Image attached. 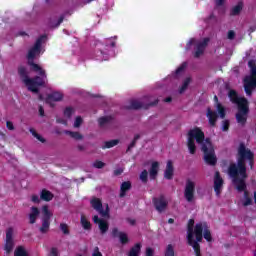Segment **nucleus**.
<instances>
[{"mask_svg": "<svg viewBox=\"0 0 256 256\" xmlns=\"http://www.w3.org/2000/svg\"><path fill=\"white\" fill-rule=\"evenodd\" d=\"M50 256H59V250H57V248H52Z\"/></svg>", "mask_w": 256, "mask_h": 256, "instance_id": "obj_56", "label": "nucleus"}, {"mask_svg": "<svg viewBox=\"0 0 256 256\" xmlns=\"http://www.w3.org/2000/svg\"><path fill=\"white\" fill-rule=\"evenodd\" d=\"M80 223L83 229H91V222H89V220H87V218L83 215L81 216Z\"/></svg>", "mask_w": 256, "mask_h": 256, "instance_id": "obj_37", "label": "nucleus"}, {"mask_svg": "<svg viewBox=\"0 0 256 256\" xmlns=\"http://www.w3.org/2000/svg\"><path fill=\"white\" fill-rule=\"evenodd\" d=\"M245 189H247V185L245 184V187L242 191H238L239 193H243L244 191V200H242L243 207H249V205H253V200L249 197V192H247Z\"/></svg>", "mask_w": 256, "mask_h": 256, "instance_id": "obj_21", "label": "nucleus"}, {"mask_svg": "<svg viewBox=\"0 0 256 256\" xmlns=\"http://www.w3.org/2000/svg\"><path fill=\"white\" fill-rule=\"evenodd\" d=\"M15 248V240L13 239V228H8L6 230V239L4 244V251H6L7 255L13 252Z\"/></svg>", "mask_w": 256, "mask_h": 256, "instance_id": "obj_11", "label": "nucleus"}, {"mask_svg": "<svg viewBox=\"0 0 256 256\" xmlns=\"http://www.w3.org/2000/svg\"><path fill=\"white\" fill-rule=\"evenodd\" d=\"M119 145V140H110V141H106L104 142V145L102 146V149H111L112 147H115Z\"/></svg>", "mask_w": 256, "mask_h": 256, "instance_id": "obj_32", "label": "nucleus"}, {"mask_svg": "<svg viewBox=\"0 0 256 256\" xmlns=\"http://www.w3.org/2000/svg\"><path fill=\"white\" fill-rule=\"evenodd\" d=\"M90 205L97 211V213H99V215H101V217L109 219V205H106V209L103 210V202H101V199L95 197L92 198L90 200Z\"/></svg>", "mask_w": 256, "mask_h": 256, "instance_id": "obj_10", "label": "nucleus"}, {"mask_svg": "<svg viewBox=\"0 0 256 256\" xmlns=\"http://www.w3.org/2000/svg\"><path fill=\"white\" fill-rule=\"evenodd\" d=\"M6 127H7V129H9V131L15 130V126L13 125V122H11V121L6 122Z\"/></svg>", "mask_w": 256, "mask_h": 256, "instance_id": "obj_54", "label": "nucleus"}, {"mask_svg": "<svg viewBox=\"0 0 256 256\" xmlns=\"http://www.w3.org/2000/svg\"><path fill=\"white\" fill-rule=\"evenodd\" d=\"M148 104H145L143 102V98L141 99H132L130 100L129 106H127V109H133L135 111H139V109H145L147 110Z\"/></svg>", "mask_w": 256, "mask_h": 256, "instance_id": "obj_14", "label": "nucleus"}, {"mask_svg": "<svg viewBox=\"0 0 256 256\" xmlns=\"http://www.w3.org/2000/svg\"><path fill=\"white\" fill-rule=\"evenodd\" d=\"M92 256H103V254L99 251V247L94 248Z\"/></svg>", "mask_w": 256, "mask_h": 256, "instance_id": "obj_55", "label": "nucleus"}, {"mask_svg": "<svg viewBox=\"0 0 256 256\" xmlns=\"http://www.w3.org/2000/svg\"><path fill=\"white\" fill-rule=\"evenodd\" d=\"M153 203L158 213H163L164 211H166L167 206L169 205V202H167V199H165V196L163 195L158 198H153Z\"/></svg>", "mask_w": 256, "mask_h": 256, "instance_id": "obj_12", "label": "nucleus"}, {"mask_svg": "<svg viewBox=\"0 0 256 256\" xmlns=\"http://www.w3.org/2000/svg\"><path fill=\"white\" fill-rule=\"evenodd\" d=\"M123 168H117L114 170L113 174L115 177H119V175H122L123 174Z\"/></svg>", "mask_w": 256, "mask_h": 256, "instance_id": "obj_52", "label": "nucleus"}, {"mask_svg": "<svg viewBox=\"0 0 256 256\" xmlns=\"http://www.w3.org/2000/svg\"><path fill=\"white\" fill-rule=\"evenodd\" d=\"M65 19V16H60L57 23L55 22H52L50 24V27H53V28H56V27H59V25H61L63 23V20Z\"/></svg>", "mask_w": 256, "mask_h": 256, "instance_id": "obj_47", "label": "nucleus"}, {"mask_svg": "<svg viewBox=\"0 0 256 256\" xmlns=\"http://www.w3.org/2000/svg\"><path fill=\"white\" fill-rule=\"evenodd\" d=\"M253 157V152L244 143H240L237 164H230L228 168V175L232 178L233 185H235L237 191H243L245 189V179L247 178L245 161H248L251 169H253Z\"/></svg>", "mask_w": 256, "mask_h": 256, "instance_id": "obj_1", "label": "nucleus"}, {"mask_svg": "<svg viewBox=\"0 0 256 256\" xmlns=\"http://www.w3.org/2000/svg\"><path fill=\"white\" fill-rule=\"evenodd\" d=\"M92 167H94L95 169H103V167H105V163L99 160H96L93 164Z\"/></svg>", "mask_w": 256, "mask_h": 256, "instance_id": "obj_45", "label": "nucleus"}, {"mask_svg": "<svg viewBox=\"0 0 256 256\" xmlns=\"http://www.w3.org/2000/svg\"><path fill=\"white\" fill-rule=\"evenodd\" d=\"M46 41V35L40 36L36 40L34 46L29 50L27 55L28 65H30L32 71H34V73H38V75H45V70H43V68H41V66H39L38 64H35V62H33V59H35V57H37V55L41 53V45H43V43H45Z\"/></svg>", "mask_w": 256, "mask_h": 256, "instance_id": "obj_5", "label": "nucleus"}, {"mask_svg": "<svg viewBox=\"0 0 256 256\" xmlns=\"http://www.w3.org/2000/svg\"><path fill=\"white\" fill-rule=\"evenodd\" d=\"M254 201L256 203V191H254Z\"/></svg>", "mask_w": 256, "mask_h": 256, "instance_id": "obj_64", "label": "nucleus"}, {"mask_svg": "<svg viewBox=\"0 0 256 256\" xmlns=\"http://www.w3.org/2000/svg\"><path fill=\"white\" fill-rule=\"evenodd\" d=\"M77 149H78V151H80V152H83V151L86 150L85 146L82 145V144H78V145H77Z\"/></svg>", "mask_w": 256, "mask_h": 256, "instance_id": "obj_59", "label": "nucleus"}, {"mask_svg": "<svg viewBox=\"0 0 256 256\" xmlns=\"http://www.w3.org/2000/svg\"><path fill=\"white\" fill-rule=\"evenodd\" d=\"M188 245H190V247L194 249V253L196 254V256H201V246L199 245V243L192 241L188 242Z\"/></svg>", "mask_w": 256, "mask_h": 256, "instance_id": "obj_30", "label": "nucleus"}, {"mask_svg": "<svg viewBox=\"0 0 256 256\" xmlns=\"http://www.w3.org/2000/svg\"><path fill=\"white\" fill-rule=\"evenodd\" d=\"M207 117L211 127H215V123H217V112L207 109Z\"/></svg>", "mask_w": 256, "mask_h": 256, "instance_id": "obj_22", "label": "nucleus"}, {"mask_svg": "<svg viewBox=\"0 0 256 256\" xmlns=\"http://www.w3.org/2000/svg\"><path fill=\"white\" fill-rule=\"evenodd\" d=\"M75 113V110L71 107H68L64 110V116L68 119H71V116Z\"/></svg>", "mask_w": 256, "mask_h": 256, "instance_id": "obj_42", "label": "nucleus"}, {"mask_svg": "<svg viewBox=\"0 0 256 256\" xmlns=\"http://www.w3.org/2000/svg\"><path fill=\"white\" fill-rule=\"evenodd\" d=\"M222 131H229V120L222 121Z\"/></svg>", "mask_w": 256, "mask_h": 256, "instance_id": "obj_48", "label": "nucleus"}, {"mask_svg": "<svg viewBox=\"0 0 256 256\" xmlns=\"http://www.w3.org/2000/svg\"><path fill=\"white\" fill-rule=\"evenodd\" d=\"M185 69H187V62H183L178 69H176L175 71V76L179 77V75H181V73H183V71H185Z\"/></svg>", "mask_w": 256, "mask_h": 256, "instance_id": "obj_41", "label": "nucleus"}, {"mask_svg": "<svg viewBox=\"0 0 256 256\" xmlns=\"http://www.w3.org/2000/svg\"><path fill=\"white\" fill-rule=\"evenodd\" d=\"M175 171V168H173V161L168 160L166 164V169L164 171V177L165 179L171 180L173 179V173Z\"/></svg>", "mask_w": 256, "mask_h": 256, "instance_id": "obj_18", "label": "nucleus"}, {"mask_svg": "<svg viewBox=\"0 0 256 256\" xmlns=\"http://www.w3.org/2000/svg\"><path fill=\"white\" fill-rule=\"evenodd\" d=\"M164 256H175V248L173 247V245L169 244L166 247Z\"/></svg>", "mask_w": 256, "mask_h": 256, "instance_id": "obj_39", "label": "nucleus"}, {"mask_svg": "<svg viewBox=\"0 0 256 256\" xmlns=\"http://www.w3.org/2000/svg\"><path fill=\"white\" fill-rule=\"evenodd\" d=\"M31 135H33V137H35V139H37L38 141H40V143H46L47 140H45V138H43V136H41L40 134H38L35 129L30 128L29 129Z\"/></svg>", "mask_w": 256, "mask_h": 256, "instance_id": "obj_34", "label": "nucleus"}, {"mask_svg": "<svg viewBox=\"0 0 256 256\" xmlns=\"http://www.w3.org/2000/svg\"><path fill=\"white\" fill-rule=\"evenodd\" d=\"M119 233H121V232H119V229L113 228V230H112L113 237H119Z\"/></svg>", "mask_w": 256, "mask_h": 256, "instance_id": "obj_57", "label": "nucleus"}, {"mask_svg": "<svg viewBox=\"0 0 256 256\" xmlns=\"http://www.w3.org/2000/svg\"><path fill=\"white\" fill-rule=\"evenodd\" d=\"M171 101H173V98L171 97H167L166 99H164V103H171Z\"/></svg>", "mask_w": 256, "mask_h": 256, "instance_id": "obj_62", "label": "nucleus"}, {"mask_svg": "<svg viewBox=\"0 0 256 256\" xmlns=\"http://www.w3.org/2000/svg\"><path fill=\"white\" fill-rule=\"evenodd\" d=\"M228 97L232 103L238 106V113L236 114V121L240 125L247 123V115L249 114V102L245 97H241L235 90H230Z\"/></svg>", "mask_w": 256, "mask_h": 256, "instance_id": "obj_3", "label": "nucleus"}, {"mask_svg": "<svg viewBox=\"0 0 256 256\" xmlns=\"http://www.w3.org/2000/svg\"><path fill=\"white\" fill-rule=\"evenodd\" d=\"M109 121H111V117L109 116H104L98 119L100 127H105V125H108Z\"/></svg>", "mask_w": 256, "mask_h": 256, "instance_id": "obj_38", "label": "nucleus"}, {"mask_svg": "<svg viewBox=\"0 0 256 256\" xmlns=\"http://www.w3.org/2000/svg\"><path fill=\"white\" fill-rule=\"evenodd\" d=\"M127 191H131V181H125L120 185L119 197L123 199L127 195Z\"/></svg>", "mask_w": 256, "mask_h": 256, "instance_id": "obj_20", "label": "nucleus"}, {"mask_svg": "<svg viewBox=\"0 0 256 256\" xmlns=\"http://www.w3.org/2000/svg\"><path fill=\"white\" fill-rule=\"evenodd\" d=\"M155 255V250L152 248H146L145 256H153Z\"/></svg>", "mask_w": 256, "mask_h": 256, "instance_id": "obj_53", "label": "nucleus"}, {"mask_svg": "<svg viewBox=\"0 0 256 256\" xmlns=\"http://www.w3.org/2000/svg\"><path fill=\"white\" fill-rule=\"evenodd\" d=\"M159 173V162H153L149 170L150 179H157Z\"/></svg>", "mask_w": 256, "mask_h": 256, "instance_id": "obj_23", "label": "nucleus"}, {"mask_svg": "<svg viewBox=\"0 0 256 256\" xmlns=\"http://www.w3.org/2000/svg\"><path fill=\"white\" fill-rule=\"evenodd\" d=\"M195 141L198 145H201V149L204 153V161H206L208 165H217V156H215L213 144H211L209 138L205 139V133H203L200 128H193L188 132L187 147L190 155H195L197 151Z\"/></svg>", "mask_w": 256, "mask_h": 256, "instance_id": "obj_2", "label": "nucleus"}, {"mask_svg": "<svg viewBox=\"0 0 256 256\" xmlns=\"http://www.w3.org/2000/svg\"><path fill=\"white\" fill-rule=\"evenodd\" d=\"M214 101L216 102V109L220 115L221 119H225V108L219 103V98L217 96H214Z\"/></svg>", "mask_w": 256, "mask_h": 256, "instance_id": "obj_25", "label": "nucleus"}, {"mask_svg": "<svg viewBox=\"0 0 256 256\" xmlns=\"http://www.w3.org/2000/svg\"><path fill=\"white\" fill-rule=\"evenodd\" d=\"M19 75L22 78L23 83L28 88V91L32 93H39L38 87H45V83H47V73L39 74L40 76H35L34 78H29L27 75V69L25 67L19 68Z\"/></svg>", "mask_w": 256, "mask_h": 256, "instance_id": "obj_4", "label": "nucleus"}, {"mask_svg": "<svg viewBox=\"0 0 256 256\" xmlns=\"http://www.w3.org/2000/svg\"><path fill=\"white\" fill-rule=\"evenodd\" d=\"M139 139H141V135L136 134V135L134 136V141H139Z\"/></svg>", "mask_w": 256, "mask_h": 256, "instance_id": "obj_63", "label": "nucleus"}, {"mask_svg": "<svg viewBox=\"0 0 256 256\" xmlns=\"http://www.w3.org/2000/svg\"><path fill=\"white\" fill-rule=\"evenodd\" d=\"M92 219L95 225H98V229H100L101 235H105V233L109 231V222L107 220L101 219L97 215H95Z\"/></svg>", "mask_w": 256, "mask_h": 256, "instance_id": "obj_13", "label": "nucleus"}, {"mask_svg": "<svg viewBox=\"0 0 256 256\" xmlns=\"http://www.w3.org/2000/svg\"><path fill=\"white\" fill-rule=\"evenodd\" d=\"M217 7H221L225 3V0H215Z\"/></svg>", "mask_w": 256, "mask_h": 256, "instance_id": "obj_61", "label": "nucleus"}, {"mask_svg": "<svg viewBox=\"0 0 256 256\" xmlns=\"http://www.w3.org/2000/svg\"><path fill=\"white\" fill-rule=\"evenodd\" d=\"M195 182L191 179L186 180L184 187V198L187 203H195Z\"/></svg>", "mask_w": 256, "mask_h": 256, "instance_id": "obj_9", "label": "nucleus"}, {"mask_svg": "<svg viewBox=\"0 0 256 256\" xmlns=\"http://www.w3.org/2000/svg\"><path fill=\"white\" fill-rule=\"evenodd\" d=\"M64 133H65V135H69V137H71L75 141H83V139H84L83 134H81L79 132H73V131L66 130Z\"/></svg>", "mask_w": 256, "mask_h": 256, "instance_id": "obj_24", "label": "nucleus"}, {"mask_svg": "<svg viewBox=\"0 0 256 256\" xmlns=\"http://www.w3.org/2000/svg\"><path fill=\"white\" fill-rule=\"evenodd\" d=\"M42 213L44 217L42 219H46L47 221L51 220V217H53V214L49 211V206H43L42 207Z\"/></svg>", "mask_w": 256, "mask_h": 256, "instance_id": "obj_33", "label": "nucleus"}, {"mask_svg": "<svg viewBox=\"0 0 256 256\" xmlns=\"http://www.w3.org/2000/svg\"><path fill=\"white\" fill-rule=\"evenodd\" d=\"M223 190V178H221V174L219 172H215L214 176V191L219 197L221 195V191Z\"/></svg>", "mask_w": 256, "mask_h": 256, "instance_id": "obj_15", "label": "nucleus"}, {"mask_svg": "<svg viewBox=\"0 0 256 256\" xmlns=\"http://www.w3.org/2000/svg\"><path fill=\"white\" fill-rule=\"evenodd\" d=\"M137 145V140H134L129 144L126 153H129V151H131L133 149V147H135Z\"/></svg>", "mask_w": 256, "mask_h": 256, "instance_id": "obj_50", "label": "nucleus"}, {"mask_svg": "<svg viewBox=\"0 0 256 256\" xmlns=\"http://www.w3.org/2000/svg\"><path fill=\"white\" fill-rule=\"evenodd\" d=\"M40 198L42 201H51V199H53V194L50 191L42 190Z\"/></svg>", "mask_w": 256, "mask_h": 256, "instance_id": "obj_29", "label": "nucleus"}, {"mask_svg": "<svg viewBox=\"0 0 256 256\" xmlns=\"http://www.w3.org/2000/svg\"><path fill=\"white\" fill-rule=\"evenodd\" d=\"M241 11H243V2H239L237 5H235L234 7H232L230 15H232L233 17L240 15Z\"/></svg>", "mask_w": 256, "mask_h": 256, "instance_id": "obj_27", "label": "nucleus"}, {"mask_svg": "<svg viewBox=\"0 0 256 256\" xmlns=\"http://www.w3.org/2000/svg\"><path fill=\"white\" fill-rule=\"evenodd\" d=\"M142 103L148 105L147 109H151V107H156V105H159V99L155 98V96H144L142 97Z\"/></svg>", "mask_w": 256, "mask_h": 256, "instance_id": "obj_16", "label": "nucleus"}, {"mask_svg": "<svg viewBox=\"0 0 256 256\" xmlns=\"http://www.w3.org/2000/svg\"><path fill=\"white\" fill-rule=\"evenodd\" d=\"M141 243L135 244L129 251L128 256H139L141 255Z\"/></svg>", "mask_w": 256, "mask_h": 256, "instance_id": "obj_26", "label": "nucleus"}, {"mask_svg": "<svg viewBox=\"0 0 256 256\" xmlns=\"http://www.w3.org/2000/svg\"><path fill=\"white\" fill-rule=\"evenodd\" d=\"M51 226V220L42 219V226L40 227V233H47Z\"/></svg>", "mask_w": 256, "mask_h": 256, "instance_id": "obj_28", "label": "nucleus"}, {"mask_svg": "<svg viewBox=\"0 0 256 256\" xmlns=\"http://www.w3.org/2000/svg\"><path fill=\"white\" fill-rule=\"evenodd\" d=\"M14 256H27V251L23 246H18L14 251Z\"/></svg>", "mask_w": 256, "mask_h": 256, "instance_id": "obj_36", "label": "nucleus"}, {"mask_svg": "<svg viewBox=\"0 0 256 256\" xmlns=\"http://www.w3.org/2000/svg\"><path fill=\"white\" fill-rule=\"evenodd\" d=\"M118 237H119L120 243H122V245H126V243H129V237L127 236V234L125 232H120Z\"/></svg>", "mask_w": 256, "mask_h": 256, "instance_id": "obj_40", "label": "nucleus"}, {"mask_svg": "<svg viewBox=\"0 0 256 256\" xmlns=\"http://www.w3.org/2000/svg\"><path fill=\"white\" fill-rule=\"evenodd\" d=\"M194 235L196 237V243H201L203 241V237L206 241H212L213 239L211 237V231H209V226H207V223L205 222H200L195 225Z\"/></svg>", "mask_w": 256, "mask_h": 256, "instance_id": "obj_8", "label": "nucleus"}, {"mask_svg": "<svg viewBox=\"0 0 256 256\" xmlns=\"http://www.w3.org/2000/svg\"><path fill=\"white\" fill-rule=\"evenodd\" d=\"M82 124H83V118H81V116H78V117H76V119L74 121L73 127L78 129V127H81Z\"/></svg>", "mask_w": 256, "mask_h": 256, "instance_id": "obj_46", "label": "nucleus"}, {"mask_svg": "<svg viewBox=\"0 0 256 256\" xmlns=\"http://www.w3.org/2000/svg\"><path fill=\"white\" fill-rule=\"evenodd\" d=\"M192 45L194 47V57L195 59H199V57L204 55L205 49H207V46L209 45V38H204L201 40L191 38L186 45V51H189Z\"/></svg>", "mask_w": 256, "mask_h": 256, "instance_id": "obj_7", "label": "nucleus"}, {"mask_svg": "<svg viewBox=\"0 0 256 256\" xmlns=\"http://www.w3.org/2000/svg\"><path fill=\"white\" fill-rule=\"evenodd\" d=\"M31 200H32L33 203H40L41 202V200L39 199V196H37V195H33Z\"/></svg>", "mask_w": 256, "mask_h": 256, "instance_id": "obj_58", "label": "nucleus"}, {"mask_svg": "<svg viewBox=\"0 0 256 256\" xmlns=\"http://www.w3.org/2000/svg\"><path fill=\"white\" fill-rule=\"evenodd\" d=\"M189 85H191V77H188L184 80L182 86L179 89V93L180 95L185 93V91H187Z\"/></svg>", "mask_w": 256, "mask_h": 256, "instance_id": "obj_31", "label": "nucleus"}, {"mask_svg": "<svg viewBox=\"0 0 256 256\" xmlns=\"http://www.w3.org/2000/svg\"><path fill=\"white\" fill-rule=\"evenodd\" d=\"M147 177H149V172H147V170L142 171L140 174V180L142 183H147Z\"/></svg>", "mask_w": 256, "mask_h": 256, "instance_id": "obj_44", "label": "nucleus"}, {"mask_svg": "<svg viewBox=\"0 0 256 256\" xmlns=\"http://www.w3.org/2000/svg\"><path fill=\"white\" fill-rule=\"evenodd\" d=\"M39 114L41 117L45 116V110L43 109V106H39Z\"/></svg>", "mask_w": 256, "mask_h": 256, "instance_id": "obj_60", "label": "nucleus"}, {"mask_svg": "<svg viewBox=\"0 0 256 256\" xmlns=\"http://www.w3.org/2000/svg\"><path fill=\"white\" fill-rule=\"evenodd\" d=\"M251 75L244 78V91L248 97H251L253 89L256 87V61L250 60L248 62Z\"/></svg>", "mask_w": 256, "mask_h": 256, "instance_id": "obj_6", "label": "nucleus"}, {"mask_svg": "<svg viewBox=\"0 0 256 256\" xmlns=\"http://www.w3.org/2000/svg\"><path fill=\"white\" fill-rule=\"evenodd\" d=\"M195 225V220L190 219L188 222V228H187V241L188 243H191L195 240H193V235L195 234V231H193V226Z\"/></svg>", "mask_w": 256, "mask_h": 256, "instance_id": "obj_19", "label": "nucleus"}, {"mask_svg": "<svg viewBox=\"0 0 256 256\" xmlns=\"http://www.w3.org/2000/svg\"><path fill=\"white\" fill-rule=\"evenodd\" d=\"M49 99L52 101H61V99H63V94L61 92H52L49 95Z\"/></svg>", "mask_w": 256, "mask_h": 256, "instance_id": "obj_35", "label": "nucleus"}, {"mask_svg": "<svg viewBox=\"0 0 256 256\" xmlns=\"http://www.w3.org/2000/svg\"><path fill=\"white\" fill-rule=\"evenodd\" d=\"M227 39H229L230 41H233V39H235V31L233 30L228 31Z\"/></svg>", "mask_w": 256, "mask_h": 256, "instance_id": "obj_51", "label": "nucleus"}, {"mask_svg": "<svg viewBox=\"0 0 256 256\" xmlns=\"http://www.w3.org/2000/svg\"><path fill=\"white\" fill-rule=\"evenodd\" d=\"M30 211L31 212L28 215L29 223H30V225H35L41 212L39 211V208H37L35 206L31 207Z\"/></svg>", "mask_w": 256, "mask_h": 256, "instance_id": "obj_17", "label": "nucleus"}, {"mask_svg": "<svg viewBox=\"0 0 256 256\" xmlns=\"http://www.w3.org/2000/svg\"><path fill=\"white\" fill-rule=\"evenodd\" d=\"M137 145V140H134L129 144L126 153H129V151H131L133 149V147H135Z\"/></svg>", "mask_w": 256, "mask_h": 256, "instance_id": "obj_49", "label": "nucleus"}, {"mask_svg": "<svg viewBox=\"0 0 256 256\" xmlns=\"http://www.w3.org/2000/svg\"><path fill=\"white\" fill-rule=\"evenodd\" d=\"M60 230L64 235H69V225H67L66 223L60 224Z\"/></svg>", "mask_w": 256, "mask_h": 256, "instance_id": "obj_43", "label": "nucleus"}]
</instances>
